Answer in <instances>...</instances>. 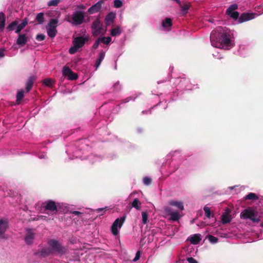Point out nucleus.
I'll list each match as a JSON object with an SVG mask.
<instances>
[{
	"instance_id": "nucleus-1",
	"label": "nucleus",
	"mask_w": 263,
	"mask_h": 263,
	"mask_svg": "<svg viewBox=\"0 0 263 263\" xmlns=\"http://www.w3.org/2000/svg\"><path fill=\"white\" fill-rule=\"evenodd\" d=\"M210 40L212 46L218 48L229 49L234 44V38L231 31L222 30L221 27L212 31Z\"/></svg>"
},
{
	"instance_id": "nucleus-2",
	"label": "nucleus",
	"mask_w": 263,
	"mask_h": 263,
	"mask_svg": "<svg viewBox=\"0 0 263 263\" xmlns=\"http://www.w3.org/2000/svg\"><path fill=\"white\" fill-rule=\"evenodd\" d=\"M48 245L50 247V249H52V253H55L58 255H62L66 251V249L55 239H50L48 240Z\"/></svg>"
},
{
	"instance_id": "nucleus-3",
	"label": "nucleus",
	"mask_w": 263,
	"mask_h": 263,
	"mask_svg": "<svg viewBox=\"0 0 263 263\" xmlns=\"http://www.w3.org/2000/svg\"><path fill=\"white\" fill-rule=\"evenodd\" d=\"M41 207L44 210V212L48 214H56L58 211L56 203L52 200H49L43 202Z\"/></svg>"
},
{
	"instance_id": "nucleus-4",
	"label": "nucleus",
	"mask_w": 263,
	"mask_h": 263,
	"mask_svg": "<svg viewBox=\"0 0 263 263\" xmlns=\"http://www.w3.org/2000/svg\"><path fill=\"white\" fill-rule=\"evenodd\" d=\"M240 217L244 219H249L254 222H258L259 221L257 215L254 210L251 208L244 210L240 213Z\"/></svg>"
},
{
	"instance_id": "nucleus-5",
	"label": "nucleus",
	"mask_w": 263,
	"mask_h": 263,
	"mask_svg": "<svg viewBox=\"0 0 263 263\" xmlns=\"http://www.w3.org/2000/svg\"><path fill=\"white\" fill-rule=\"evenodd\" d=\"M125 221V218L122 217L117 218L112 223L111 227V233L114 235H117L119 233V231L121 228Z\"/></svg>"
},
{
	"instance_id": "nucleus-6",
	"label": "nucleus",
	"mask_w": 263,
	"mask_h": 263,
	"mask_svg": "<svg viewBox=\"0 0 263 263\" xmlns=\"http://www.w3.org/2000/svg\"><path fill=\"white\" fill-rule=\"evenodd\" d=\"M91 28L93 35L97 36L102 33V23H101L99 20H97L93 22Z\"/></svg>"
},
{
	"instance_id": "nucleus-7",
	"label": "nucleus",
	"mask_w": 263,
	"mask_h": 263,
	"mask_svg": "<svg viewBox=\"0 0 263 263\" xmlns=\"http://www.w3.org/2000/svg\"><path fill=\"white\" fill-rule=\"evenodd\" d=\"M73 45L69 50L70 54L75 53L79 48L82 47V36L75 38L73 41Z\"/></svg>"
},
{
	"instance_id": "nucleus-8",
	"label": "nucleus",
	"mask_w": 263,
	"mask_h": 263,
	"mask_svg": "<svg viewBox=\"0 0 263 263\" xmlns=\"http://www.w3.org/2000/svg\"><path fill=\"white\" fill-rule=\"evenodd\" d=\"M63 75L67 77L69 80H74L78 79V76L77 73L73 72L69 67L65 66L63 68Z\"/></svg>"
},
{
	"instance_id": "nucleus-9",
	"label": "nucleus",
	"mask_w": 263,
	"mask_h": 263,
	"mask_svg": "<svg viewBox=\"0 0 263 263\" xmlns=\"http://www.w3.org/2000/svg\"><path fill=\"white\" fill-rule=\"evenodd\" d=\"M68 18V21L75 25L81 24L82 23V11L75 12L71 17Z\"/></svg>"
},
{
	"instance_id": "nucleus-10",
	"label": "nucleus",
	"mask_w": 263,
	"mask_h": 263,
	"mask_svg": "<svg viewBox=\"0 0 263 263\" xmlns=\"http://www.w3.org/2000/svg\"><path fill=\"white\" fill-rule=\"evenodd\" d=\"M238 8L237 4L231 5L227 10V14L230 16L234 20H237L239 16V13L238 12L235 11Z\"/></svg>"
},
{
	"instance_id": "nucleus-11",
	"label": "nucleus",
	"mask_w": 263,
	"mask_h": 263,
	"mask_svg": "<svg viewBox=\"0 0 263 263\" xmlns=\"http://www.w3.org/2000/svg\"><path fill=\"white\" fill-rule=\"evenodd\" d=\"M164 211L166 214L170 216V219L172 220H177L180 217V215L178 211H173L170 207L165 206L164 208Z\"/></svg>"
},
{
	"instance_id": "nucleus-12",
	"label": "nucleus",
	"mask_w": 263,
	"mask_h": 263,
	"mask_svg": "<svg viewBox=\"0 0 263 263\" xmlns=\"http://www.w3.org/2000/svg\"><path fill=\"white\" fill-rule=\"evenodd\" d=\"M256 16V14L254 13H242L238 19L239 23L248 21L254 18Z\"/></svg>"
},
{
	"instance_id": "nucleus-13",
	"label": "nucleus",
	"mask_w": 263,
	"mask_h": 263,
	"mask_svg": "<svg viewBox=\"0 0 263 263\" xmlns=\"http://www.w3.org/2000/svg\"><path fill=\"white\" fill-rule=\"evenodd\" d=\"M35 238V233L31 229L27 230V233L25 237V241L27 245H31L33 243V240Z\"/></svg>"
},
{
	"instance_id": "nucleus-14",
	"label": "nucleus",
	"mask_w": 263,
	"mask_h": 263,
	"mask_svg": "<svg viewBox=\"0 0 263 263\" xmlns=\"http://www.w3.org/2000/svg\"><path fill=\"white\" fill-rule=\"evenodd\" d=\"M8 228V222L7 220H0V238H5V233Z\"/></svg>"
},
{
	"instance_id": "nucleus-15",
	"label": "nucleus",
	"mask_w": 263,
	"mask_h": 263,
	"mask_svg": "<svg viewBox=\"0 0 263 263\" xmlns=\"http://www.w3.org/2000/svg\"><path fill=\"white\" fill-rule=\"evenodd\" d=\"M52 254V249H50V248H43L40 251L35 253V255L40 256L42 257H46Z\"/></svg>"
},
{
	"instance_id": "nucleus-16",
	"label": "nucleus",
	"mask_w": 263,
	"mask_h": 263,
	"mask_svg": "<svg viewBox=\"0 0 263 263\" xmlns=\"http://www.w3.org/2000/svg\"><path fill=\"white\" fill-rule=\"evenodd\" d=\"M103 2L104 0H100L99 1H98L96 4H95L88 9V12L90 14H93L98 12L100 10L102 7V4H103Z\"/></svg>"
},
{
	"instance_id": "nucleus-17",
	"label": "nucleus",
	"mask_w": 263,
	"mask_h": 263,
	"mask_svg": "<svg viewBox=\"0 0 263 263\" xmlns=\"http://www.w3.org/2000/svg\"><path fill=\"white\" fill-rule=\"evenodd\" d=\"M202 237L200 234H196L191 235L188 238V240L191 242V243L193 245H197L200 241Z\"/></svg>"
},
{
	"instance_id": "nucleus-18",
	"label": "nucleus",
	"mask_w": 263,
	"mask_h": 263,
	"mask_svg": "<svg viewBox=\"0 0 263 263\" xmlns=\"http://www.w3.org/2000/svg\"><path fill=\"white\" fill-rule=\"evenodd\" d=\"M28 38L25 34H19L16 44L19 46H24L27 42Z\"/></svg>"
},
{
	"instance_id": "nucleus-19",
	"label": "nucleus",
	"mask_w": 263,
	"mask_h": 263,
	"mask_svg": "<svg viewBox=\"0 0 263 263\" xmlns=\"http://www.w3.org/2000/svg\"><path fill=\"white\" fill-rule=\"evenodd\" d=\"M35 80V77L33 76H30L29 78L28 81L26 84V90L27 92H29L32 89Z\"/></svg>"
},
{
	"instance_id": "nucleus-20",
	"label": "nucleus",
	"mask_w": 263,
	"mask_h": 263,
	"mask_svg": "<svg viewBox=\"0 0 263 263\" xmlns=\"http://www.w3.org/2000/svg\"><path fill=\"white\" fill-rule=\"evenodd\" d=\"M168 204L170 205L176 207L181 211H183L184 210L183 203L181 201L177 200H171L169 201Z\"/></svg>"
},
{
	"instance_id": "nucleus-21",
	"label": "nucleus",
	"mask_w": 263,
	"mask_h": 263,
	"mask_svg": "<svg viewBox=\"0 0 263 263\" xmlns=\"http://www.w3.org/2000/svg\"><path fill=\"white\" fill-rule=\"evenodd\" d=\"M172 25V20L170 18H166L162 23V26L166 31H169L171 29Z\"/></svg>"
},
{
	"instance_id": "nucleus-22",
	"label": "nucleus",
	"mask_w": 263,
	"mask_h": 263,
	"mask_svg": "<svg viewBox=\"0 0 263 263\" xmlns=\"http://www.w3.org/2000/svg\"><path fill=\"white\" fill-rule=\"evenodd\" d=\"M105 55V52L101 50L99 54V57L96 60L95 64L96 70H97L100 66L102 60L104 59Z\"/></svg>"
},
{
	"instance_id": "nucleus-23",
	"label": "nucleus",
	"mask_w": 263,
	"mask_h": 263,
	"mask_svg": "<svg viewBox=\"0 0 263 263\" xmlns=\"http://www.w3.org/2000/svg\"><path fill=\"white\" fill-rule=\"evenodd\" d=\"M28 18H25L23 20L22 22L20 24L17 25V26L16 27V30L15 31V33L19 34L21 31L25 27V26L28 24Z\"/></svg>"
},
{
	"instance_id": "nucleus-24",
	"label": "nucleus",
	"mask_w": 263,
	"mask_h": 263,
	"mask_svg": "<svg viewBox=\"0 0 263 263\" xmlns=\"http://www.w3.org/2000/svg\"><path fill=\"white\" fill-rule=\"evenodd\" d=\"M5 14L4 12H0V31L2 32L5 26Z\"/></svg>"
},
{
	"instance_id": "nucleus-25",
	"label": "nucleus",
	"mask_w": 263,
	"mask_h": 263,
	"mask_svg": "<svg viewBox=\"0 0 263 263\" xmlns=\"http://www.w3.org/2000/svg\"><path fill=\"white\" fill-rule=\"evenodd\" d=\"M115 15L113 13H109L105 18V23L106 25H109L112 23L115 18Z\"/></svg>"
},
{
	"instance_id": "nucleus-26",
	"label": "nucleus",
	"mask_w": 263,
	"mask_h": 263,
	"mask_svg": "<svg viewBox=\"0 0 263 263\" xmlns=\"http://www.w3.org/2000/svg\"><path fill=\"white\" fill-rule=\"evenodd\" d=\"M44 14L40 12L37 14L35 21L37 22L38 24H42L44 22Z\"/></svg>"
},
{
	"instance_id": "nucleus-27",
	"label": "nucleus",
	"mask_w": 263,
	"mask_h": 263,
	"mask_svg": "<svg viewBox=\"0 0 263 263\" xmlns=\"http://www.w3.org/2000/svg\"><path fill=\"white\" fill-rule=\"evenodd\" d=\"M24 97V90H22L18 91L16 96V104H20L21 101L23 100Z\"/></svg>"
},
{
	"instance_id": "nucleus-28",
	"label": "nucleus",
	"mask_w": 263,
	"mask_h": 263,
	"mask_svg": "<svg viewBox=\"0 0 263 263\" xmlns=\"http://www.w3.org/2000/svg\"><path fill=\"white\" fill-rule=\"evenodd\" d=\"M58 22L59 21L57 18L51 19L48 23V28L56 29Z\"/></svg>"
},
{
	"instance_id": "nucleus-29",
	"label": "nucleus",
	"mask_w": 263,
	"mask_h": 263,
	"mask_svg": "<svg viewBox=\"0 0 263 263\" xmlns=\"http://www.w3.org/2000/svg\"><path fill=\"white\" fill-rule=\"evenodd\" d=\"M121 33V30L120 27L118 26L111 30L110 35L112 36L119 35Z\"/></svg>"
},
{
	"instance_id": "nucleus-30",
	"label": "nucleus",
	"mask_w": 263,
	"mask_h": 263,
	"mask_svg": "<svg viewBox=\"0 0 263 263\" xmlns=\"http://www.w3.org/2000/svg\"><path fill=\"white\" fill-rule=\"evenodd\" d=\"M47 34L50 37H54L55 36L57 33V30L55 28H47Z\"/></svg>"
},
{
	"instance_id": "nucleus-31",
	"label": "nucleus",
	"mask_w": 263,
	"mask_h": 263,
	"mask_svg": "<svg viewBox=\"0 0 263 263\" xmlns=\"http://www.w3.org/2000/svg\"><path fill=\"white\" fill-rule=\"evenodd\" d=\"M231 220V216L229 213H224L222 216V223H226L229 222Z\"/></svg>"
},
{
	"instance_id": "nucleus-32",
	"label": "nucleus",
	"mask_w": 263,
	"mask_h": 263,
	"mask_svg": "<svg viewBox=\"0 0 263 263\" xmlns=\"http://www.w3.org/2000/svg\"><path fill=\"white\" fill-rule=\"evenodd\" d=\"M141 204V202L137 198H135L132 203V206L138 210H140Z\"/></svg>"
},
{
	"instance_id": "nucleus-33",
	"label": "nucleus",
	"mask_w": 263,
	"mask_h": 263,
	"mask_svg": "<svg viewBox=\"0 0 263 263\" xmlns=\"http://www.w3.org/2000/svg\"><path fill=\"white\" fill-rule=\"evenodd\" d=\"M100 42L103 43L105 45H108L111 41V39L109 36L107 37H100L99 38Z\"/></svg>"
},
{
	"instance_id": "nucleus-34",
	"label": "nucleus",
	"mask_w": 263,
	"mask_h": 263,
	"mask_svg": "<svg viewBox=\"0 0 263 263\" xmlns=\"http://www.w3.org/2000/svg\"><path fill=\"white\" fill-rule=\"evenodd\" d=\"M18 22L16 21H13L7 27V29L9 31L14 30Z\"/></svg>"
},
{
	"instance_id": "nucleus-35",
	"label": "nucleus",
	"mask_w": 263,
	"mask_h": 263,
	"mask_svg": "<svg viewBox=\"0 0 263 263\" xmlns=\"http://www.w3.org/2000/svg\"><path fill=\"white\" fill-rule=\"evenodd\" d=\"M141 215L143 223L146 224L149 221L147 212L145 211L142 212Z\"/></svg>"
},
{
	"instance_id": "nucleus-36",
	"label": "nucleus",
	"mask_w": 263,
	"mask_h": 263,
	"mask_svg": "<svg viewBox=\"0 0 263 263\" xmlns=\"http://www.w3.org/2000/svg\"><path fill=\"white\" fill-rule=\"evenodd\" d=\"M245 199L247 200H257L258 198L255 194L250 193L245 197Z\"/></svg>"
},
{
	"instance_id": "nucleus-37",
	"label": "nucleus",
	"mask_w": 263,
	"mask_h": 263,
	"mask_svg": "<svg viewBox=\"0 0 263 263\" xmlns=\"http://www.w3.org/2000/svg\"><path fill=\"white\" fill-rule=\"evenodd\" d=\"M54 81L50 79V78H46V79H45L43 81V83L47 86H48V87H50L52 84V83H54Z\"/></svg>"
},
{
	"instance_id": "nucleus-38",
	"label": "nucleus",
	"mask_w": 263,
	"mask_h": 263,
	"mask_svg": "<svg viewBox=\"0 0 263 263\" xmlns=\"http://www.w3.org/2000/svg\"><path fill=\"white\" fill-rule=\"evenodd\" d=\"M61 0H51L48 3V6H57Z\"/></svg>"
},
{
	"instance_id": "nucleus-39",
	"label": "nucleus",
	"mask_w": 263,
	"mask_h": 263,
	"mask_svg": "<svg viewBox=\"0 0 263 263\" xmlns=\"http://www.w3.org/2000/svg\"><path fill=\"white\" fill-rule=\"evenodd\" d=\"M208 238L210 242L212 243H216L218 241V238L213 235H209L208 236Z\"/></svg>"
},
{
	"instance_id": "nucleus-40",
	"label": "nucleus",
	"mask_w": 263,
	"mask_h": 263,
	"mask_svg": "<svg viewBox=\"0 0 263 263\" xmlns=\"http://www.w3.org/2000/svg\"><path fill=\"white\" fill-rule=\"evenodd\" d=\"M205 215L206 217L210 218L211 217V211L210 208L205 206L203 209Z\"/></svg>"
},
{
	"instance_id": "nucleus-41",
	"label": "nucleus",
	"mask_w": 263,
	"mask_h": 263,
	"mask_svg": "<svg viewBox=\"0 0 263 263\" xmlns=\"http://www.w3.org/2000/svg\"><path fill=\"white\" fill-rule=\"evenodd\" d=\"M181 85H183L184 84H187L186 86H185V88L186 89H190V87L189 86V84H190V83L189 81L185 79H183L180 81Z\"/></svg>"
},
{
	"instance_id": "nucleus-42",
	"label": "nucleus",
	"mask_w": 263,
	"mask_h": 263,
	"mask_svg": "<svg viewBox=\"0 0 263 263\" xmlns=\"http://www.w3.org/2000/svg\"><path fill=\"white\" fill-rule=\"evenodd\" d=\"M189 8V6L188 4H184L183 6L181 7V12L183 14H185L186 13L188 9Z\"/></svg>"
},
{
	"instance_id": "nucleus-43",
	"label": "nucleus",
	"mask_w": 263,
	"mask_h": 263,
	"mask_svg": "<svg viewBox=\"0 0 263 263\" xmlns=\"http://www.w3.org/2000/svg\"><path fill=\"white\" fill-rule=\"evenodd\" d=\"M122 6V2L120 0L114 1V6L116 8H120Z\"/></svg>"
},
{
	"instance_id": "nucleus-44",
	"label": "nucleus",
	"mask_w": 263,
	"mask_h": 263,
	"mask_svg": "<svg viewBox=\"0 0 263 263\" xmlns=\"http://www.w3.org/2000/svg\"><path fill=\"white\" fill-rule=\"evenodd\" d=\"M143 181L145 185H148L151 184L152 180L150 178L146 177L143 178Z\"/></svg>"
},
{
	"instance_id": "nucleus-45",
	"label": "nucleus",
	"mask_w": 263,
	"mask_h": 263,
	"mask_svg": "<svg viewBox=\"0 0 263 263\" xmlns=\"http://www.w3.org/2000/svg\"><path fill=\"white\" fill-rule=\"evenodd\" d=\"M45 35L43 34H37L36 36V39L38 41H42L45 39Z\"/></svg>"
},
{
	"instance_id": "nucleus-46",
	"label": "nucleus",
	"mask_w": 263,
	"mask_h": 263,
	"mask_svg": "<svg viewBox=\"0 0 263 263\" xmlns=\"http://www.w3.org/2000/svg\"><path fill=\"white\" fill-rule=\"evenodd\" d=\"M186 260L189 263H198V261L193 257H187Z\"/></svg>"
},
{
	"instance_id": "nucleus-47",
	"label": "nucleus",
	"mask_w": 263,
	"mask_h": 263,
	"mask_svg": "<svg viewBox=\"0 0 263 263\" xmlns=\"http://www.w3.org/2000/svg\"><path fill=\"white\" fill-rule=\"evenodd\" d=\"M140 257V251H137L136 254L135 258L133 259V261H136L138 260H139Z\"/></svg>"
},
{
	"instance_id": "nucleus-48",
	"label": "nucleus",
	"mask_w": 263,
	"mask_h": 263,
	"mask_svg": "<svg viewBox=\"0 0 263 263\" xmlns=\"http://www.w3.org/2000/svg\"><path fill=\"white\" fill-rule=\"evenodd\" d=\"M100 40L99 39H98L95 44H93V47L95 48V49H96L98 47L99 45V44H100Z\"/></svg>"
},
{
	"instance_id": "nucleus-49",
	"label": "nucleus",
	"mask_w": 263,
	"mask_h": 263,
	"mask_svg": "<svg viewBox=\"0 0 263 263\" xmlns=\"http://www.w3.org/2000/svg\"><path fill=\"white\" fill-rule=\"evenodd\" d=\"M89 36L88 35H86L83 34V44H84L86 42L89 40Z\"/></svg>"
},
{
	"instance_id": "nucleus-50",
	"label": "nucleus",
	"mask_w": 263,
	"mask_h": 263,
	"mask_svg": "<svg viewBox=\"0 0 263 263\" xmlns=\"http://www.w3.org/2000/svg\"><path fill=\"white\" fill-rule=\"evenodd\" d=\"M114 87H115L117 89H120V84H119V82H117L115 85H114Z\"/></svg>"
},
{
	"instance_id": "nucleus-51",
	"label": "nucleus",
	"mask_w": 263,
	"mask_h": 263,
	"mask_svg": "<svg viewBox=\"0 0 263 263\" xmlns=\"http://www.w3.org/2000/svg\"><path fill=\"white\" fill-rule=\"evenodd\" d=\"M4 56V50L2 49H0V57H3Z\"/></svg>"
},
{
	"instance_id": "nucleus-52",
	"label": "nucleus",
	"mask_w": 263,
	"mask_h": 263,
	"mask_svg": "<svg viewBox=\"0 0 263 263\" xmlns=\"http://www.w3.org/2000/svg\"><path fill=\"white\" fill-rule=\"evenodd\" d=\"M104 210V208H99L97 210V211L98 212H101L103 211Z\"/></svg>"
},
{
	"instance_id": "nucleus-53",
	"label": "nucleus",
	"mask_w": 263,
	"mask_h": 263,
	"mask_svg": "<svg viewBox=\"0 0 263 263\" xmlns=\"http://www.w3.org/2000/svg\"><path fill=\"white\" fill-rule=\"evenodd\" d=\"M73 213L75 215H78V214H81V212H78V211H74L73 212Z\"/></svg>"
},
{
	"instance_id": "nucleus-54",
	"label": "nucleus",
	"mask_w": 263,
	"mask_h": 263,
	"mask_svg": "<svg viewBox=\"0 0 263 263\" xmlns=\"http://www.w3.org/2000/svg\"><path fill=\"white\" fill-rule=\"evenodd\" d=\"M231 190H232L233 189V187H230Z\"/></svg>"
},
{
	"instance_id": "nucleus-55",
	"label": "nucleus",
	"mask_w": 263,
	"mask_h": 263,
	"mask_svg": "<svg viewBox=\"0 0 263 263\" xmlns=\"http://www.w3.org/2000/svg\"><path fill=\"white\" fill-rule=\"evenodd\" d=\"M261 226L263 227V223L261 224Z\"/></svg>"
}]
</instances>
